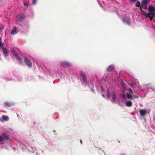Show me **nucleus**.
I'll list each match as a JSON object with an SVG mask.
<instances>
[{
    "label": "nucleus",
    "instance_id": "nucleus-27",
    "mask_svg": "<svg viewBox=\"0 0 155 155\" xmlns=\"http://www.w3.org/2000/svg\"><path fill=\"white\" fill-rule=\"evenodd\" d=\"M133 97H134V98H138V96L135 95H133Z\"/></svg>",
    "mask_w": 155,
    "mask_h": 155
},
{
    "label": "nucleus",
    "instance_id": "nucleus-38",
    "mask_svg": "<svg viewBox=\"0 0 155 155\" xmlns=\"http://www.w3.org/2000/svg\"><path fill=\"white\" fill-rule=\"evenodd\" d=\"M154 120H155V118Z\"/></svg>",
    "mask_w": 155,
    "mask_h": 155
},
{
    "label": "nucleus",
    "instance_id": "nucleus-17",
    "mask_svg": "<svg viewBox=\"0 0 155 155\" xmlns=\"http://www.w3.org/2000/svg\"><path fill=\"white\" fill-rule=\"evenodd\" d=\"M140 14L141 15H144L146 18H148V14L144 12V11L141 10L140 12Z\"/></svg>",
    "mask_w": 155,
    "mask_h": 155
},
{
    "label": "nucleus",
    "instance_id": "nucleus-24",
    "mask_svg": "<svg viewBox=\"0 0 155 155\" xmlns=\"http://www.w3.org/2000/svg\"><path fill=\"white\" fill-rule=\"evenodd\" d=\"M129 91L130 92V94H133V91H132V90L130 88H129Z\"/></svg>",
    "mask_w": 155,
    "mask_h": 155
},
{
    "label": "nucleus",
    "instance_id": "nucleus-23",
    "mask_svg": "<svg viewBox=\"0 0 155 155\" xmlns=\"http://www.w3.org/2000/svg\"><path fill=\"white\" fill-rule=\"evenodd\" d=\"M150 1V0H143V1H142V2L147 4Z\"/></svg>",
    "mask_w": 155,
    "mask_h": 155
},
{
    "label": "nucleus",
    "instance_id": "nucleus-34",
    "mask_svg": "<svg viewBox=\"0 0 155 155\" xmlns=\"http://www.w3.org/2000/svg\"><path fill=\"white\" fill-rule=\"evenodd\" d=\"M80 141H81V143H82V140H80Z\"/></svg>",
    "mask_w": 155,
    "mask_h": 155
},
{
    "label": "nucleus",
    "instance_id": "nucleus-30",
    "mask_svg": "<svg viewBox=\"0 0 155 155\" xmlns=\"http://www.w3.org/2000/svg\"><path fill=\"white\" fill-rule=\"evenodd\" d=\"M122 97H123V98H125V94H123L122 95Z\"/></svg>",
    "mask_w": 155,
    "mask_h": 155
},
{
    "label": "nucleus",
    "instance_id": "nucleus-14",
    "mask_svg": "<svg viewBox=\"0 0 155 155\" xmlns=\"http://www.w3.org/2000/svg\"><path fill=\"white\" fill-rule=\"evenodd\" d=\"M147 4L144 2H141V6L142 7L144 8L145 9H147Z\"/></svg>",
    "mask_w": 155,
    "mask_h": 155
},
{
    "label": "nucleus",
    "instance_id": "nucleus-16",
    "mask_svg": "<svg viewBox=\"0 0 155 155\" xmlns=\"http://www.w3.org/2000/svg\"><path fill=\"white\" fill-rule=\"evenodd\" d=\"M2 135L3 137H4V138L5 140H8L9 139V137L7 135V134L6 133H3L2 134Z\"/></svg>",
    "mask_w": 155,
    "mask_h": 155
},
{
    "label": "nucleus",
    "instance_id": "nucleus-22",
    "mask_svg": "<svg viewBox=\"0 0 155 155\" xmlns=\"http://www.w3.org/2000/svg\"><path fill=\"white\" fill-rule=\"evenodd\" d=\"M135 6L138 7H140V3L139 1L137 2V3L135 5Z\"/></svg>",
    "mask_w": 155,
    "mask_h": 155
},
{
    "label": "nucleus",
    "instance_id": "nucleus-12",
    "mask_svg": "<svg viewBox=\"0 0 155 155\" xmlns=\"http://www.w3.org/2000/svg\"><path fill=\"white\" fill-rule=\"evenodd\" d=\"M2 50L4 54L6 56H8V52L6 48H2Z\"/></svg>",
    "mask_w": 155,
    "mask_h": 155
},
{
    "label": "nucleus",
    "instance_id": "nucleus-10",
    "mask_svg": "<svg viewBox=\"0 0 155 155\" xmlns=\"http://www.w3.org/2000/svg\"><path fill=\"white\" fill-rule=\"evenodd\" d=\"M139 112L141 116H143L146 115L147 113L146 110L145 109H140V110Z\"/></svg>",
    "mask_w": 155,
    "mask_h": 155
},
{
    "label": "nucleus",
    "instance_id": "nucleus-7",
    "mask_svg": "<svg viewBox=\"0 0 155 155\" xmlns=\"http://www.w3.org/2000/svg\"><path fill=\"white\" fill-rule=\"evenodd\" d=\"M153 17H155V13L153 12H150V13L148 14V18L150 20H152L153 19Z\"/></svg>",
    "mask_w": 155,
    "mask_h": 155
},
{
    "label": "nucleus",
    "instance_id": "nucleus-33",
    "mask_svg": "<svg viewBox=\"0 0 155 155\" xmlns=\"http://www.w3.org/2000/svg\"><path fill=\"white\" fill-rule=\"evenodd\" d=\"M101 88L102 90L104 91V89L103 87L102 86H101Z\"/></svg>",
    "mask_w": 155,
    "mask_h": 155
},
{
    "label": "nucleus",
    "instance_id": "nucleus-31",
    "mask_svg": "<svg viewBox=\"0 0 155 155\" xmlns=\"http://www.w3.org/2000/svg\"><path fill=\"white\" fill-rule=\"evenodd\" d=\"M140 12L141 11V10H142V8H143L142 6H140Z\"/></svg>",
    "mask_w": 155,
    "mask_h": 155
},
{
    "label": "nucleus",
    "instance_id": "nucleus-9",
    "mask_svg": "<svg viewBox=\"0 0 155 155\" xmlns=\"http://www.w3.org/2000/svg\"><path fill=\"white\" fill-rule=\"evenodd\" d=\"M148 11L149 12H155V7L152 5H150L149 7Z\"/></svg>",
    "mask_w": 155,
    "mask_h": 155
},
{
    "label": "nucleus",
    "instance_id": "nucleus-15",
    "mask_svg": "<svg viewBox=\"0 0 155 155\" xmlns=\"http://www.w3.org/2000/svg\"><path fill=\"white\" fill-rule=\"evenodd\" d=\"M126 105L128 107H131L132 105V103L131 101H129L126 102Z\"/></svg>",
    "mask_w": 155,
    "mask_h": 155
},
{
    "label": "nucleus",
    "instance_id": "nucleus-4",
    "mask_svg": "<svg viewBox=\"0 0 155 155\" xmlns=\"http://www.w3.org/2000/svg\"><path fill=\"white\" fill-rule=\"evenodd\" d=\"M61 65L64 67H68L72 65L71 63L65 61L61 62Z\"/></svg>",
    "mask_w": 155,
    "mask_h": 155
},
{
    "label": "nucleus",
    "instance_id": "nucleus-32",
    "mask_svg": "<svg viewBox=\"0 0 155 155\" xmlns=\"http://www.w3.org/2000/svg\"><path fill=\"white\" fill-rule=\"evenodd\" d=\"M130 0L132 2H135L136 1H137V0Z\"/></svg>",
    "mask_w": 155,
    "mask_h": 155
},
{
    "label": "nucleus",
    "instance_id": "nucleus-36",
    "mask_svg": "<svg viewBox=\"0 0 155 155\" xmlns=\"http://www.w3.org/2000/svg\"><path fill=\"white\" fill-rule=\"evenodd\" d=\"M103 97H104V95H103Z\"/></svg>",
    "mask_w": 155,
    "mask_h": 155
},
{
    "label": "nucleus",
    "instance_id": "nucleus-3",
    "mask_svg": "<svg viewBox=\"0 0 155 155\" xmlns=\"http://www.w3.org/2000/svg\"><path fill=\"white\" fill-rule=\"evenodd\" d=\"M24 61L26 64L29 68H31L32 67V63L30 61V60H29L28 58L26 57H25L24 58Z\"/></svg>",
    "mask_w": 155,
    "mask_h": 155
},
{
    "label": "nucleus",
    "instance_id": "nucleus-21",
    "mask_svg": "<svg viewBox=\"0 0 155 155\" xmlns=\"http://www.w3.org/2000/svg\"><path fill=\"white\" fill-rule=\"evenodd\" d=\"M4 139L2 136H0V144H3Z\"/></svg>",
    "mask_w": 155,
    "mask_h": 155
},
{
    "label": "nucleus",
    "instance_id": "nucleus-2",
    "mask_svg": "<svg viewBox=\"0 0 155 155\" xmlns=\"http://www.w3.org/2000/svg\"><path fill=\"white\" fill-rule=\"evenodd\" d=\"M25 18V16L23 14H21L18 15L17 17L16 22L17 23L19 24V22L23 20Z\"/></svg>",
    "mask_w": 155,
    "mask_h": 155
},
{
    "label": "nucleus",
    "instance_id": "nucleus-1",
    "mask_svg": "<svg viewBox=\"0 0 155 155\" xmlns=\"http://www.w3.org/2000/svg\"><path fill=\"white\" fill-rule=\"evenodd\" d=\"M12 53L15 58L17 59L21 64L22 63V61L21 58L18 56V54L14 50L12 51Z\"/></svg>",
    "mask_w": 155,
    "mask_h": 155
},
{
    "label": "nucleus",
    "instance_id": "nucleus-25",
    "mask_svg": "<svg viewBox=\"0 0 155 155\" xmlns=\"http://www.w3.org/2000/svg\"><path fill=\"white\" fill-rule=\"evenodd\" d=\"M37 0H32V3L33 5H35L36 4Z\"/></svg>",
    "mask_w": 155,
    "mask_h": 155
},
{
    "label": "nucleus",
    "instance_id": "nucleus-18",
    "mask_svg": "<svg viewBox=\"0 0 155 155\" xmlns=\"http://www.w3.org/2000/svg\"><path fill=\"white\" fill-rule=\"evenodd\" d=\"M2 118L4 121H8V117L7 116L2 115Z\"/></svg>",
    "mask_w": 155,
    "mask_h": 155
},
{
    "label": "nucleus",
    "instance_id": "nucleus-26",
    "mask_svg": "<svg viewBox=\"0 0 155 155\" xmlns=\"http://www.w3.org/2000/svg\"><path fill=\"white\" fill-rule=\"evenodd\" d=\"M107 97L109 98H110V93L108 92L107 93Z\"/></svg>",
    "mask_w": 155,
    "mask_h": 155
},
{
    "label": "nucleus",
    "instance_id": "nucleus-29",
    "mask_svg": "<svg viewBox=\"0 0 155 155\" xmlns=\"http://www.w3.org/2000/svg\"><path fill=\"white\" fill-rule=\"evenodd\" d=\"M91 92H92L95 93V91L93 89V88H91Z\"/></svg>",
    "mask_w": 155,
    "mask_h": 155
},
{
    "label": "nucleus",
    "instance_id": "nucleus-20",
    "mask_svg": "<svg viewBox=\"0 0 155 155\" xmlns=\"http://www.w3.org/2000/svg\"><path fill=\"white\" fill-rule=\"evenodd\" d=\"M17 28H15L12 32H11V34H16L17 33Z\"/></svg>",
    "mask_w": 155,
    "mask_h": 155
},
{
    "label": "nucleus",
    "instance_id": "nucleus-37",
    "mask_svg": "<svg viewBox=\"0 0 155 155\" xmlns=\"http://www.w3.org/2000/svg\"><path fill=\"white\" fill-rule=\"evenodd\" d=\"M25 5H26V4L25 3Z\"/></svg>",
    "mask_w": 155,
    "mask_h": 155
},
{
    "label": "nucleus",
    "instance_id": "nucleus-35",
    "mask_svg": "<svg viewBox=\"0 0 155 155\" xmlns=\"http://www.w3.org/2000/svg\"><path fill=\"white\" fill-rule=\"evenodd\" d=\"M1 38L0 37V42H1Z\"/></svg>",
    "mask_w": 155,
    "mask_h": 155
},
{
    "label": "nucleus",
    "instance_id": "nucleus-11",
    "mask_svg": "<svg viewBox=\"0 0 155 155\" xmlns=\"http://www.w3.org/2000/svg\"><path fill=\"white\" fill-rule=\"evenodd\" d=\"M114 69V67L112 65H110L108 68L107 71L108 72H110Z\"/></svg>",
    "mask_w": 155,
    "mask_h": 155
},
{
    "label": "nucleus",
    "instance_id": "nucleus-6",
    "mask_svg": "<svg viewBox=\"0 0 155 155\" xmlns=\"http://www.w3.org/2000/svg\"><path fill=\"white\" fill-rule=\"evenodd\" d=\"M80 74L82 78V79L84 82L86 84L87 83V78L86 74L83 72H80Z\"/></svg>",
    "mask_w": 155,
    "mask_h": 155
},
{
    "label": "nucleus",
    "instance_id": "nucleus-8",
    "mask_svg": "<svg viewBox=\"0 0 155 155\" xmlns=\"http://www.w3.org/2000/svg\"><path fill=\"white\" fill-rule=\"evenodd\" d=\"M112 100H111L112 102L113 103H115L116 101V94L114 92H113L112 93L111 95Z\"/></svg>",
    "mask_w": 155,
    "mask_h": 155
},
{
    "label": "nucleus",
    "instance_id": "nucleus-13",
    "mask_svg": "<svg viewBox=\"0 0 155 155\" xmlns=\"http://www.w3.org/2000/svg\"><path fill=\"white\" fill-rule=\"evenodd\" d=\"M4 104L6 107H11L12 106V104L10 102H6L4 103Z\"/></svg>",
    "mask_w": 155,
    "mask_h": 155
},
{
    "label": "nucleus",
    "instance_id": "nucleus-5",
    "mask_svg": "<svg viewBox=\"0 0 155 155\" xmlns=\"http://www.w3.org/2000/svg\"><path fill=\"white\" fill-rule=\"evenodd\" d=\"M123 21L126 23L128 25H130V18L128 17H125L123 19Z\"/></svg>",
    "mask_w": 155,
    "mask_h": 155
},
{
    "label": "nucleus",
    "instance_id": "nucleus-28",
    "mask_svg": "<svg viewBox=\"0 0 155 155\" xmlns=\"http://www.w3.org/2000/svg\"><path fill=\"white\" fill-rule=\"evenodd\" d=\"M3 46V45L2 43L1 42H0V47L2 48Z\"/></svg>",
    "mask_w": 155,
    "mask_h": 155
},
{
    "label": "nucleus",
    "instance_id": "nucleus-19",
    "mask_svg": "<svg viewBox=\"0 0 155 155\" xmlns=\"http://www.w3.org/2000/svg\"><path fill=\"white\" fill-rule=\"evenodd\" d=\"M127 97L128 99H130L133 98V96L132 95V94H130L128 93H126Z\"/></svg>",
    "mask_w": 155,
    "mask_h": 155
}]
</instances>
